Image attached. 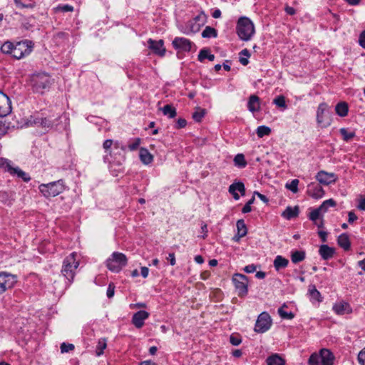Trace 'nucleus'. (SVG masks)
Instances as JSON below:
<instances>
[{
  "label": "nucleus",
  "instance_id": "1",
  "mask_svg": "<svg viewBox=\"0 0 365 365\" xmlns=\"http://www.w3.org/2000/svg\"><path fill=\"white\" fill-rule=\"evenodd\" d=\"M255 26L252 21L246 16L240 17L237 24V33L242 41H250L255 34Z\"/></svg>",
  "mask_w": 365,
  "mask_h": 365
},
{
  "label": "nucleus",
  "instance_id": "2",
  "mask_svg": "<svg viewBox=\"0 0 365 365\" xmlns=\"http://www.w3.org/2000/svg\"><path fill=\"white\" fill-rule=\"evenodd\" d=\"M53 79L46 73H37L32 76L31 83L34 92L43 93L53 84Z\"/></svg>",
  "mask_w": 365,
  "mask_h": 365
},
{
  "label": "nucleus",
  "instance_id": "3",
  "mask_svg": "<svg viewBox=\"0 0 365 365\" xmlns=\"http://www.w3.org/2000/svg\"><path fill=\"white\" fill-rule=\"evenodd\" d=\"M76 252L71 253L64 259L63 262L61 273L69 282H73L75 276V270L79 265V262L76 258Z\"/></svg>",
  "mask_w": 365,
  "mask_h": 365
},
{
  "label": "nucleus",
  "instance_id": "4",
  "mask_svg": "<svg viewBox=\"0 0 365 365\" xmlns=\"http://www.w3.org/2000/svg\"><path fill=\"white\" fill-rule=\"evenodd\" d=\"M39 190L43 196L47 198L56 197L65 190L63 180H59L48 184H41L39 186Z\"/></svg>",
  "mask_w": 365,
  "mask_h": 365
},
{
  "label": "nucleus",
  "instance_id": "5",
  "mask_svg": "<svg viewBox=\"0 0 365 365\" xmlns=\"http://www.w3.org/2000/svg\"><path fill=\"white\" fill-rule=\"evenodd\" d=\"M127 264L126 256L120 252H115L106 261L108 269L114 272H119Z\"/></svg>",
  "mask_w": 365,
  "mask_h": 365
},
{
  "label": "nucleus",
  "instance_id": "6",
  "mask_svg": "<svg viewBox=\"0 0 365 365\" xmlns=\"http://www.w3.org/2000/svg\"><path fill=\"white\" fill-rule=\"evenodd\" d=\"M232 282L240 297H243L247 294L249 281L246 275L236 273L232 276Z\"/></svg>",
  "mask_w": 365,
  "mask_h": 365
},
{
  "label": "nucleus",
  "instance_id": "7",
  "mask_svg": "<svg viewBox=\"0 0 365 365\" xmlns=\"http://www.w3.org/2000/svg\"><path fill=\"white\" fill-rule=\"evenodd\" d=\"M32 48L33 43L31 41L26 40L18 42L15 44L12 56L16 59H21L25 56L29 55L31 52Z\"/></svg>",
  "mask_w": 365,
  "mask_h": 365
},
{
  "label": "nucleus",
  "instance_id": "8",
  "mask_svg": "<svg viewBox=\"0 0 365 365\" xmlns=\"http://www.w3.org/2000/svg\"><path fill=\"white\" fill-rule=\"evenodd\" d=\"M272 325V319L267 312H262L257 317L255 326V331L257 333L267 331Z\"/></svg>",
  "mask_w": 365,
  "mask_h": 365
},
{
  "label": "nucleus",
  "instance_id": "9",
  "mask_svg": "<svg viewBox=\"0 0 365 365\" xmlns=\"http://www.w3.org/2000/svg\"><path fill=\"white\" fill-rule=\"evenodd\" d=\"M336 202L333 199H329L322 202V204L317 209L313 210L309 215V220L315 222L320 217L321 214L328 211L329 207H335Z\"/></svg>",
  "mask_w": 365,
  "mask_h": 365
},
{
  "label": "nucleus",
  "instance_id": "10",
  "mask_svg": "<svg viewBox=\"0 0 365 365\" xmlns=\"http://www.w3.org/2000/svg\"><path fill=\"white\" fill-rule=\"evenodd\" d=\"M16 282V276L5 272H0V294L14 287Z\"/></svg>",
  "mask_w": 365,
  "mask_h": 365
},
{
  "label": "nucleus",
  "instance_id": "11",
  "mask_svg": "<svg viewBox=\"0 0 365 365\" xmlns=\"http://www.w3.org/2000/svg\"><path fill=\"white\" fill-rule=\"evenodd\" d=\"M172 44L176 50L188 52L190 51L193 43L184 37H175L173 39Z\"/></svg>",
  "mask_w": 365,
  "mask_h": 365
},
{
  "label": "nucleus",
  "instance_id": "12",
  "mask_svg": "<svg viewBox=\"0 0 365 365\" xmlns=\"http://www.w3.org/2000/svg\"><path fill=\"white\" fill-rule=\"evenodd\" d=\"M148 48L153 51V52L160 56H164L165 54V48L164 47V41L160 39L159 41H155L150 38L148 41Z\"/></svg>",
  "mask_w": 365,
  "mask_h": 365
},
{
  "label": "nucleus",
  "instance_id": "13",
  "mask_svg": "<svg viewBox=\"0 0 365 365\" xmlns=\"http://www.w3.org/2000/svg\"><path fill=\"white\" fill-rule=\"evenodd\" d=\"M317 180L322 184L328 185L335 182L337 180L336 175L333 173H327L324 170L319 171L317 176Z\"/></svg>",
  "mask_w": 365,
  "mask_h": 365
},
{
  "label": "nucleus",
  "instance_id": "14",
  "mask_svg": "<svg viewBox=\"0 0 365 365\" xmlns=\"http://www.w3.org/2000/svg\"><path fill=\"white\" fill-rule=\"evenodd\" d=\"M150 314L144 310L135 312L132 317V324L137 328L140 329L144 326V321L147 319Z\"/></svg>",
  "mask_w": 365,
  "mask_h": 365
},
{
  "label": "nucleus",
  "instance_id": "15",
  "mask_svg": "<svg viewBox=\"0 0 365 365\" xmlns=\"http://www.w3.org/2000/svg\"><path fill=\"white\" fill-rule=\"evenodd\" d=\"M237 191H239L242 196L245 195V187L243 182H234L229 187V192L232 195L234 199L236 200L240 199V195Z\"/></svg>",
  "mask_w": 365,
  "mask_h": 365
},
{
  "label": "nucleus",
  "instance_id": "16",
  "mask_svg": "<svg viewBox=\"0 0 365 365\" xmlns=\"http://www.w3.org/2000/svg\"><path fill=\"white\" fill-rule=\"evenodd\" d=\"M319 356L322 361V365H333L334 356L329 349H321Z\"/></svg>",
  "mask_w": 365,
  "mask_h": 365
},
{
  "label": "nucleus",
  "instance_id": "17",
  "mask_svg": "<svg viewBox=\"0 0 365 365\" xmlns=\"http://www.w3.org/2000/svg\"><path fill=\"white\" fill-rule=\"evenodd\" d=\"M237 233L233 237V240L235 242H238L242 237H245L247 233V228L245 223L244 220L240 219L237 221Z\"/></svg>",
  "mask_w": 365,
  "mask_h": 365
},
{
  "label": "nucleus",
  "instance_id": "18",
  "mask_svg": "<svg viewBox=\"0 0 365 365\" xmlns=\"http://www.w3.org/2000/svg\"><path fill=\"white\" fill-rule=\"evenodd\" d=\"M319 252L323 259L327 260L333 257L335 249L327 245H322L319 247Z\"/></svg>",
  "mask_w": 365,
  "mask_h": 365
},
{
  "label": "nucleus",
  "instance_id": "19",
  "mask_svg": "<svg viewBox=\"0 0 365 365\" xmlns=\"http://www.w3.org/2000/svg\"><path fill=\"white\" fill-rule=\"evenodd\" d=\"M8 115L9 114L1 116L3 118L0 120V131L3 135H4L9 130L15 127V125L9 120L10 117H8Z\"/></svg>",
  "mask_w": 365,
  "mask_h": 365
},
{
  "label": "nucleus",
  "instance_id": "20",
  "mask_svg": "<svg viewBox=\"0 0 365 365\" xmlns=\"http://www.w3.org/2000/svg\"><path fill=\"white\" fill-rule=\"evenodd\" d=\"M333 310L339 315H343L351 312L349 304L346 302H340L333 306Z\"/></svg>",
  "mask_w": 365,
  "mask_h": 365
},
{
  "label": "nucleus",
  "instance_id": "21",
  "mask_svg": "<svg viewBox=\"0 0 365 365\" xmlns=\"http://www.w3.org/2000/svg\"><path fill=\"white\" fill-rule=\"evenodd\" d=\"M248 109L250 112L255 113L259 110V98L255 95L250 96L248 103Z\"/></svg>",
  "mask_w": 365,
  "mask_h": 365
},
{
  "label": "nucleus",
  "instance_id": "22",
  "mask_svg": "<svg viewBox=\"0 0 365 365\" xmlns=\"http://www.w3.org/2000/svg\"><path fill=\"white\" fill-rule=\"evenodd\" d=\"M337 243L345 251L349 250L351 247L349 237L346 233H343L338 237Z\"/></svg>",
  "mask_w": 365,
  "mask_h": 365
},
{
  "label": "nucleus",
  "instance_id": "23",
  "mask_svg": "<svg viewBox=\"0 0 365 365\" xmlns=\"http://www.w3.org/2000/svg\"><path fill=\"white\" fill-rule=\"evenodd\" d=\"M299 212V209L298 206H295L294 207H292L290 206H288L284 211L282 212V215L284 218L287 220H290L292 218L296 217L298 216Z\"/></svg>",
  "mask_w": 365,
  "mask_h": 365
},
{
  "label": "nucleus",
  "instance_id": "24",
  "mask_svg": "<svg viewBox=\"0 0 365 365\" xmlns=\"http://www.w3.org/2000/svg\"><path fill=\"white\" fill-rule=\"evenodd\" d=\"M274 267L277 271L284 269L289 264V260L281 255H277L274 260Z\"/></svg>",
  "mask_w": 365,
  "mask_h": 365
},
{
  "label": "nucleus",
  "instance_id": "25",
  "mask_svg": "<svg viewBox=\"0 0 365 365\" xmlns=\"http://www.w3.org/2000/svg\"><path fill=\"white\" fill-rule=\"evenodd\" d=\"M335 111L340 117H345L349 112V106L346 102H339L336 105Z\"/></svg>",
  "mask_w": 365,
  "mask_h": 365
},
{
  "label": "nucleus",
  "instance_id": "26",
  "mask_svg": "<svg viewBox=\"0 0 365 365\" xmlns=\"http://www.w3.org/2000/svg\"><path fill=\"white\" fill-rule=\"evenodd\" d=\"M139 155L140 160L145 165L150 163L153 160V155L144 148L140 149Z\"/></svg>",
  "mask_w": 365,
  "mask_h": 365
},
{
  "label": "nucleus",
  "instance_id": "27",
  "mask_svg": "<svg viewBox=\"0 0 365 365\" xmlns=\"http://www.w3.org/2000/svg\"><path fill=\"white\" fill-rule=\"evenodd\" d=\"M14 168L11 160L5 158H0V168L3 171L8 172L11 175Z\"/></svg>",
  "mask_w": 365,
  "mask_h": 365
},
{
  "label": "nucleus",
  "instance_id": "28",
  "mask_svg": "<svg viewBox=\"0 0 365 365\" xmlns=\"http://www.w3.org/2000/svg\"><path fill=\"white\" fill-rule=\"evenodd\" d=\"M308 292L312 300H315L318 302L322 301V297L320 292L317 289L314 284H310L309 286Z\"/></svg>",
  "mask_w": 365,
  "mask_h": 365
},
{
  "label": "nucleus",
  "instance_id": "29",
  "mask_svg": "<svg viewBox=\"0 0 365 365\" xmlns=\"http://www.w3.org/2000/svg\"><path fill=\"white\" fill-rule=\"evenodd\" d=\"M159 109L163 112V115L168 116L170 118H173L177 115L176 109L170 104H167Z\"/></svg>",
  "mask_w": 365,
  "mask_h": 365
},
{
  "label": "nucleus",
  "instance_id": "30",
  "mask_svg": "<svg viewBox=\"0 0 365 365\" xmlns=\"http://www.w3.org/2000/svg\"><path fill=\"white\" fill-rule=\"evenodd\" d=\"M11 175L16 176L17 178L22 179L24 182H29L31 180L29 174L23 171L19 167L14 168Z\"/></svg>",
  "mask_w": 365,
  "mask_h": 365
},
{
  "label": "nucleus",
  "instance_id": "31",
  "mask_svg": "<svg viewBox=\"0 0 365 365\" xmlns=\"http://www.w3.org/2000/svg\"><path fill=\"white\" fill-rule=\"evenodd\" d=\"M215 58V55L210 53L207 48L201 49L197 56L198 61L201 62L203 61L205 58H207L210 61H213Z\"/></svg>",
  "mask_w": 365,
  "mask_h": 365
},
{
  "label": "nucleus",
  "instance_id": "32",
  "mask_svg": "<svg viewBox=\"0 0 365 365\" xmlns=\"http://www.w3.org/2000/svg\"><path fill=\"white\" fill-rule=\"evenodd\" d=\"M327 104L325 103H320L319 105L317 113V123L321 124L324 121V114L327 109Z\"/></svg>",
  "mask_w": 365,
  "mask_h": 365
},
{
  "label": "nucleus",
  "instance_id": "33",
  "mask_svg": "<svg viewBox=\"0 0 365 365\" xmlns=\"http://www.w3.org/2000/svg\"><path fill=\"white\" fill-rule=\"evenodd\" d=\"M267 365H284V361L278 355L273 354L267 359Z\"/></svg>",
  "mask_w": 365,
  "mask_h": 365
},
{
  "label": "nucleus",
  "instance_id": "34",
  "mask_svg": "<svg viewBox=\"0 0 365 365\" xmlns=\"http://www.w3.org/2000/svg\"><path fill=\"white\" fill-rule=\"evenodd\" d=\"M305 252L304 251H294L292 252L291 259L292 262L294 264L299 263L303 261L305 259Z\"/></svg>",
  "mask_w": 365,
  "mask_h": 365
},
{
  "label": "nucleus",
  "instance_id": "35",
  "mask_svg": "<svg viewBox=\"0 0 365 365\" xmlns=\"http://www.w3.org/2000/svg\"><path fill=\"white\" fill-rule=\"evenodd\" d=\"M217 30L210 26H206L205 29L202 32V36L203 38L217 37Z\"/></svg>",
  "mask_w": 365,
  "mask_h": 365
},
{
  "label": "nucleus",
  "instance_id": "36",
  "mask_svg": "<svg viewBox=\"0 0 365 365\" xmlns=\"http://www.w3.org/2000/svg\"><path fill=\"white\" fill-rule=\"evenodd\" d=\"M287 307V305L284 304L280 308L278 309V314L281 318L284 319H292L294 317V314L290 312H287L284 310V308Z\"/></svg>",
  "mask_w": 365,
  "mask_h": 365
},
{
  "label": "nucleus",
  "instance_id": "37",
  "mask_svg": "<svg viewBox=\"0 0 365 365\" xmlns=\"http://www.w3.org/2000/svg\"><path fill=\"white\" fill-rule=\"evenodd\" d=\"M14 46H15V44H14L12 42H11V41H6L1 46V51L4 53L12 55Z\"/></svg>",
  "mask_w": 365,
  "mask_h": 365
},
{
  "label": "nucleus",
  "instance_id": "38",
  "mask_svg": "<svg viewBox=\"0 0 365 365\" xmlns=\"http://www.w3.org/2000/svg\"><path fill=\"white\" fill-rule=\"evenodd\" d=\"M235 165L240 168H245L247 165L245 156L243 154H237L234 158Z\"/></svg>",
  "mask_w": 365,
  "mask_h": 365
},
{
  "label": "nucleus",
  "instance_id": "39",
  "mask_svg": "<svg viewBox=\"0 0 365 365\" xmlns=\"http://www.w3.org/2000/svg\"><path fill=\"white\" fill-rule=\"evenodd\" d=\"M206 113L205 109L197 108V110L192 113V118L196 122H200Z\"/></svg>",
  "mask_w": 365,
  "mask_h": 365
},
{
  "label": "nucleus",
  "instance_id": "40",
  "mask_svg": "<svg viewBox=\"0 0 365 365\" xmlns=\"http://www.w3.org/2000/svg\"><path fill=\"white\" fill-rule=\"evenodd\" d=\"M271 133V129L265 125H260L257 129V135L259 138H262L264 135H268Z\"/></svg>",
  "mask_w": 365,
  "mask_h": 365
},
{
  "label": "nucleus",
  "instance_id": "41",
  "mask_svg": "<svg viewBox=\"0 0 365 365\" xmlns=\"http://www.w3.org/2000/svg\"><path fill=\"white\" fill-rule=\"evenodd\" d=\"M299 182V180L294 179L289 183H287L285 187L291 190L293 193H297L298 192Z\"/></svg>",
  "mask_w": 365,
  "mask_h": 365
},
{
  "label": "nucleus",
  "instance_id": "42",
  "mask_svg": "<svg viewBox=\"0 0 365 365\" xmlns=\"http://www.w3.org/2000/svg\"><path fill=\"white\" fill-rule=\"evenodd\" d=\"M312 197L316 199H319L323 197L324 191L320 185H316L314 187L313 192L310 194Z\"/></svg>",
  "mask_w": 365,
  "mask_h": 365
},
{
  "label": "nucleus",
  "instance_id": "43",
  "mask_svg": "<svg viewBox=\"0 0 365 365\" xmlns=\"http://www.w3.org/2000/svg\"><path fill=\"white\" fill-rule=\"evenodd\" d=\"M339 132L343 137V140L345 141H349L355 136L354 132H349L347 129L344 128H341Z\"/></svg>",
  "mask_w": 365,
  "mask_h": 365
},
{
  "label": "nucleus",
  "instance_id": "44",
  "mask_svg": "<svg viewBox=\"0 0 365 365\" xmlns=\"http://www.w3.org/2000/svg\"><path fill=\"white\" fill-rule=\"evenodd\" d=\"M106 348V341L105 339H101L99 340L98 343V346L96 348V355L100 356L103 354V350Z\"/></svg>",
  "mask_w": 365,
  "mask_h": 365
},
{
  "label": "nucleus",
  "instance_id": "45",
  "mask_svg": "<svg viewBox=\"0 0 365 365\" xmlns=\"http://www.w3.org/2000/svg\"><path fill=\"white\" fill-rule=\"evenodd\" d=\"M273 103H274L276 106H277L279 108H287L285 98L284 96H279L277 98H275L273 101Z\"/></svg>",
  "mask_w": 365,
  "mask_h": 365
},
{
  "label": "nucleus",
  "instance_id": "46",
  "mask_svg": "<svg viewBox=\"0 0 365 365\" xmlns=\"http://www.w3.org/2000/svg\"><path fill=\"white\" fill-rule=\"evenodd\" d=\"M309 365H322V361H321L320 357L317 354H313L310 356L309 359Z\"/></svg>",
  "mask_w": 365,
  "mask_h": 365
},
{
  "label": "nucleus",
  "instance_id": "47",
  "mask_svg": "<svg viewBox=\"0 0 365 365\" xmlns=\"http://www.w3.org/2000/svg\"><path fill=\"white\" fill-rule=\"evenodd\" d=\"M74 349V345L73 344L62 343L61 345V353H67L69 351Z\"/></svg>",
  "mask_w": 365,
  "mask_h": 365
},
{
  "label": "nucleus",
  "instance_id": "48",
  "mask_svg": "<svg viewBox=\"0 0 365 365\" xmlns=\"http://www.w3.org/2000/svg\"><path fill=\"white\" fill-rule=\"evenodd\" d=\"M230 342L234 346H238L241 344L242 339L239 336L232 334L230 336Z\"/></svg>",
  "mask_w": 365,
  "mask_h": 365
},
{
  "label": "nucleus",
  "instance_id": "49",
  "mask_svg": "<svg viewBox=\"0 0 365 365\" xmlns=\"http://www.w3.org/2000/svg\"><path fill=\"white\" fill-rule=\"evenodd\" d=\"M53 125V123L51 122V120L47 118H43L42 120H41V125L42 128H52Z\"/></svg>",
  "mask_w": 365,
  "mask_h": 365
},
{
  "label": "nucleus",
  "instance_id": "50",
  "mask_svg": "<svg viewBox=\"0 0 365 365\" xmlns=\"http://www.w3.org/2000/svg\"><path fill=\"white\" fill-rule=\"evenodd\" d=\"M187 125V120L185 118H179L175 123V128L180 129L185 128Z\"/></svg>",
  "mask_w": 365,
  "mask_h": 365
},
{
  "label": "nucleus",
  "instance_id": "51",
  "mask_svg": "<svg viewBox=\"0 0 365 365\" xmlns=\"http://www.w3.org/2000/svg\"><path fill=\"white\" fill-rule=\"evenodd\" d=\"M140 143V138H135L134 142L130 143L128 145V148L130 149V150H135L139 147Z\"/></svg>",
  "mask_w": 365,
  "mask_h": 365
},
{
  "label": "nucleus",
  "instance_id": "52",
  "mask_svg": "<svg viewBox=\"0 0 365 365\" xmlns=\"http://www.w3.org/2000/svg\"><path fill=\"white\" fill-rule=\"evenodd\" d=\"M113 145V140L110 139H108L104 141L103 144V147L106 153H109L110 154V148H111Z\"/></svg>",
  "mask_w": 365,
  "mask_h": 365
},
{
  "label": "nucleus",
  "instance_id": "53",
  "mask_svg": "<svg viewBox=\"0 0 365 365\" xmlns=\"http://www.w3.org/2000/svg\"><path fill=\"white\" fill-rule=\"evenodd\" d=\"M358 360L361 365H365V347L359 353Z\"/></svg>",
  "mask_w": 365,
  "mask_h": 365
},
{
  "label": "nucleus",
  "instance_id": "54",
  "mask_svg": "<svg viewBox=\"0 0 365 365\" xmlns=\"http://www.w3.org/2000/svg\"><path fill=\"white\" fill-rule=\"evenodd\" d=\"M57 9L62 12H69V11H73V7L72 6L66 4V5L58 6Z\"/></svg>",
  "mask_w": 365,
  "mask_h": 365
},
{
  "label": "nucleus",
  "instance_id": "55",
  "mask_svg": "<svg viewBox=\"0 0 365 365\" xmlns=\"http://www.w3.org/2000/svg\"><path fill=\"white\" fill-rule=\"evenodd\" d=\"M114 289H115V287L113 284H109L108 285V287L107 289V297L108 298H111L113 297L114 295Z\"/></svg>",
  "mask_w": 365,
  "mask_h": 365
},
{
  "label": "nucleus",
  "instance_id": "56",
  "mask_svg": "<svg viewBox=\"0 0 365 365\" xmlns=\"http://www.w3.org/2000/svg\"><path fill=\"white\" fill-rule=\"evenodd\" d=\"M348 217H349L348 222L349 223H353L354 221H356L357 220V216L352 211L349 212Z\"/></svg>",
  "mask_w": 365,
  "mask_h": 365
},
{
  "label": "nucleus",
  "instance_id": "57",
  "mask_svg": "<svg viewBox=\"0 0 365 365\" xmlns=\"http://www.w3.org/2000/svg\"><path fill=\"white\" fill-rule=\"evenodd\" d=\"M244 271L247 273H253L256 271V266L255 264H249L244 268Z\"/></svg>",
  "mask_w": 365,
  "mask_h": 365
},
{
  "label": "nucleus",
  "instance_id": "58",
  "mask_svg": "<svg viewBox=\"0 0 365 365\" xmlns=\"http://www.w3.org/2000/svg\"><path fill=\"white\" fill-rule=\"evenodd\" d=\"M359 43L361 46L365 48V30L359 36Z\"/></svg>",
  "mask_w": 365,
  "mask_h": 365
},
{
  "label": "nucleus",
  "instance_id": "59",
  "mask_svg": "<svg viewBox=\"0 0 365 365\" xmlns=\"http://www.w3.org/2000/svg\"><path fill=\"white\" fill-rule=\"evenodd\" d=\"M318 235L323 242H326L327 239V232L324 231H319Z\"/></svg>",
  "mask_w": 365,
  "mask_h": 365
},
{
  "label": "nucleus",
  "instance_id": "60",
  "mask_svg": "<svg viewBox=\"0 0 365 365\" xmlns=\"http://www.w3.org/2000/svg\"><path fill=\"white\" fill-rule=\"evenodd\" d=\"M130 307L131 309H134V308H145V307H146V304L145 303L139 302V303H136V304H131L130 305Z\"/></svg>",
  "mask_w": 365,
  "mask_h": 365
},
{
  "label": "nucleus",
  "instance_id": "61",
  "mask_svg": "<svg viewBox=\"0 0 365 365\" xmlns=\"http://www.w3.org/2000/svg\"><path fill=\"white\" fill-rule=\"evenodd\" d=\"M357 208L360 210H365V197L360 200Z\"/></svg>",
  "mask_w": 365,
  "mask_h": 365
},
{
  "label": "nucleus",
  "instance_id": "62",
  "mask_svg": "<svg viewBox=\"0 0 365 365\" xmlns=\"http://www.w3.org/2000/svg\"><path fill=\"white\" fill-rule=\"evenodd\" d=\"M149 269L147 267H141V275L146 278L148 275Z\"/></svg>",
  "mask_w": 365,
  "mask_h": 365
},
{
  "label": "nucleus",
  "instance_id": "63",
  "mask_svg": "<svg viewBox=\"0 0 365 365\" xmlns=\"http://www.w3.org/2000/svg\"><path fill=\"white\" fill-rule=\"evenodd\" d=\"M285 11L289 15H294L295 14V9L293 7L289 6H286Z\"/></svg>",
  "mask_w": 365,
  "mask_h": 365
},
{
  "label": "nucleus",
  "instance_id": "64",
  "mask_svg": "<svg viewBox=\"0 0 365 365\" xmlns=\"http://www.w3.org/2000/svg\"><path fill=\"white\" fill-rule=\"evenodd\" d=\"M168 259L170 260L171 265L173 266L175 264V257L174 253H170Z\"/></svg>",
  "mask_w": 365,
  "mask_h": 365
}]
</instances>
